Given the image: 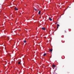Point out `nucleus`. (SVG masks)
I'll list each match as a JSON object with an SVG mask.
<instances>
[{
	"mask_svg": "<svg viewBox=\"0 0 74 74\" xmlns=\"http://www.w3.org/2000/svg\"><path fill=\"white\" fill-rule=\"evenodd\" d=\"M14 9L15 10H16V11L18 10V8H17L16 7H15L14 8Z\"/></svg>",
	"mask_w": 74,
	"mask_h": 74,
	"instance_id": "f257e3e1",
	"label": "nucleus"
},
{
	"mask_svg": "<svg viewBox=\"0 0 74 74\" xmlns=\"http://www.w3.org/2000/svg\"><path fill=\"white\" fill-rule=\"evenodd\" d=\"M6 38H7V40H10V38H9V37H6Z\"/></svg>",
	"mask_w": 74,
	"mask_h": 74,
	"instance_id": "f03ea898",
	"label": "nucleus"
},
{
	"mask_svg": "<svg viewBox=\"0 0 74 74\" xmlns=\"http://www.w3.org/2000/svg\"><path fill=\"white\" fill-rule=\"evenodd\" d=\"M42 30H45V29H46L45 28L43 27H42Z\"/></svg>",
	"mask_w": 74,
	"mask_h": 74,
	"instance_id": "7ed1b4c3",
	"label": "nucleus"
},
{
	"mask_svg": "<svg viewBox=\"0 0 74 74\" xmlns=\"http://www.w3.org/2000/svg\"><path fill=\"white\" fill-rule=\"evenodd\" d=\"M49 19L50 21H52V19H51V18H49Z\"/></svg>",
	"mask_w": 74,
	"mask_h": 74,
	"instance_id": "20e7f679",
	"label": "nucleus"
},
{
	"mask_svg": "<svg viewBox=\"0 0 74 74\" xmlns=\"http://www.w3.org/2000/svg\"><path fill=\"white\" fill-rule=\"evenodd\" d=\"M52 66L53 67H55V68L56 67L55 65H52Z\"/></svg>",
	"mask_w": 74,
	"mask_h": 74,
	"instance_id": "39448f33",
	"label": "nucleus"
},
{
	"mask_svg": "<svg viewBox=\"0 0 74 74\" xmlns=\"http://www.w3.org/2000/svg\"><path fill=\"white\" fill-rule=\"evenodd\" d=\"M41 13V11H40L39 12H38V14L39 15V14H40Z\"/></svg>",
	"mask_w": 74,
	"mask_h": 74,
	"instance_id": "423d86ee",
	"label": "nucleus"
},
{
	"mask_svg": "<svg viewBox=\"0 0 74 74\" xmlns=\"http://www.w3.org/2000/svg\"><path fill=\"white\" fill-rule=\"evenodd\" d=\"M47 55V53H44L43 55V56H45V55Z\"/></svg>",
	"mask_w": 74,
	"mask_h": 74,
	"instance_id": "0eeeda50",
	"label": "nucleus"
},
{
	"mask_svg": "<svg viewBox=\"0 0 74 74\" xmlns=\"http://www.w3.org/2000/svg\"><path fill=\"white\" fill-rule=\"evenodd\" d=\"M49 51L50 52H52V49H50Z\"/></svg>",
	"mask_w": 74,
	"mask_h": 74,
	"instance_id": "6e6552de",
	"label": "nucleus"
},
{
	"mask_svg": "<svg viewBox=\"0 0 74 74\" xmlns=\"http://www.w3.org/2000/svg\"><path fill=\"white\" fill-rule=\"evenodd\" d=\"M24 42H25V43H26V41L25 40H24L23 41Z\"/></svg>",
	"mask_w": 74,
	"mask_h": 74,
	"instance_id": "1a4fd4ad",
	"label": "nucleus"
},
{
	"mask_svg": "<svg viewBox=\"0 0 74 74\" xmlns=\"http://www.w3.org/2000/svg\"><path fill=\"white\" fill-rule=\"evenodd\" d=\"M57 26H58V27H59L60 26V25L59 24H57Z\"/></svg>",
	"mask_w": 74,
	"mask_h": 74,
	"instance_id": "9d476101",
	"label": "nucleus"
},
{
	"mask_svg": "<svg viewBox=\"0 0 74 74\" xmlns=\"http://www.w3.org/2000/svg\"><path fill=\"white\" fill-rule=\"evenodd\" d=\"M18 64H21V62H19L18 63Z\"/></svg>",
	"mask_w": 74,
	"mask_h": 74,
	"instance_id": "9b49d317",
	"label": "nucleus"
},
{
	"mask_svg": "<svg viewBox=\"0 0 74 74\" xmlns=\"http://www.w3.org/2000/svg\"><path fill=\"white\" fill-rule=\"evenodd\" d=\"M34 10L36 11H37V9L34 8Z\"/></svg>",
	"mask_w": 74,
	"mask_h": 74,
	"instance_id": "f8f14e48",
	"label": "nucleus"
},
{
	"mask_svg": "<svg viewBox=\"0 0 74 74\" xmlns=\"http://www.w3.org/2000/svg\"><path fill=\"white\" fill-rule=\"evenodd\" d=\"M55 25H56V24H57V23H55Z\"/></svg>",
	"mask_w": 74,
	"mask_h": 74,
	"instance_id": "ddd939ff",
	"label": "nucleus"
},
{
	"mask_svg": "<svg viewBox=\"0 0 74 74\" xmlns=\"http://www.w3.org/2000/svg\"><path fill=\"white\" fill-rule=\"evenodd\" d=\"M58 27H58L57 26V29H58Z\"/></svg>",
	"mask_w": 74,
	"mask_h": 74,
	"instance_id": "4468645a",
	"label": "nucleus"
}]
</instances>
